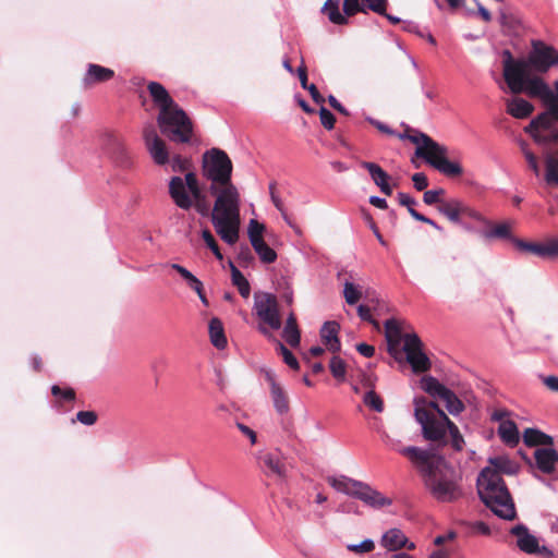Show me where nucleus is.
<instances>
[{
    "label": "nucleus",
    "mask_w": 558,
    "mask_h": 558,
    "mask_svg": "<svg viewBox=\"0 0 558 558\" xmlns=\"http://www.w3.org/2000/svg\"><path fill=\"white\" fill-rule=\"evenodd\" d=\"M329 369L335 377L340 383L345 380L347 375V364L338 355L331 357L329 362Z\"/></svg>",
    "instance_id": "41"
},
{
    "label": "nucleus",
    "mask_w": 558,
    "mask_h": 558,
    "mask_svg": "<svg viewBox=\"0 0 558 558\" xmlns=\"http://www.w3.org/2000/svg\"><path fill=\"white\" fill-rule=\"evenodd\" d=\"M414 416L421 425L424 439L438 445L447 444V435L450 436L451 447L461 451L464 439L458 426L449 420L446 413L434 401L425 398L414 399Z\"/></svg>",
    "instance_id": "3"
},
{
    "label": "nucleus",
    "mask_w": 558,
    "mask_h": 558,
    "mask_svg": "<svg viewBox=\"0 0 558 558\" xmlns=\"http://www.w3.org/2000/svg\"><path fill=\"white\" fill-rule=\"evenodd\" d=\"M369 122L380 132L385 133V134H388V135H397L399 137V134H397L393 130H391L388 125H386L385 123L380 122V121H377V120H374V119H369ZM404 126V133L407 134H410L412 135L413 134V131H415L414 129H411L409 125H405L403 124Z\"/></svg>",
    "instance_id": "53"
},
{
    "label": "nucleus",
    "mask_w": 558,
    "mask_h": 558,
    "mask_svg": "<svg viewBox=\"0 0 558 558\" xmlns=\"http://www.w3.org/2000/svg\"><path fill=\"white\" fill-rule=\"evenodd\" d=\"M550 111L538 114L525 128V132L531 134L534 141L539 145H551L558 141V118L556 108L549 107Z\"/></svg>",
    "instance_id": "10"
},
{
    "label": "nucleus",
    "mask_w": 558,
    "mask_h": 558,
    "mask_svg": "<svg viewBox=\"0 0 558 558\" xmlns=\"http://www.w3.org/2000/svg\"><path fill=\"white\" fill-rule=\"evenodd\" d=\"M504 61V78L512 94L524 93L532 98H538L548 107H555L558 95L550 89L545 81L538 76H531V70L546 73L551 66L558 64V50L543 41H533L532 50L526 59H512L509 51Z\"/></svg>",
    "instance_id": "1"
},
{
    "label": "nucleus",
    "mask_w": 558,
    "mask_h": 558,
    "mask_svg": "<svg viewBox=\"0 0 558 558\" xmlns=\"http://www.w3.org/2000/svg\"><path fill=\"white\" fill-rule=\"evenodd\" d=\"M281 336L290 347L298 348L300 345L301 332L293 313L288 315Z\"/></svg>",
    "instance_id": "29"
},
{
    "label": "nucleus",
    "mask_w": 558,
    "mask_h": 558,
    "mask_svg": "<svg viewBox=\"0 0 558 558\" xmlns=\"http://www.w3.org/2000/svg\"><path fill=\"white\" fill-rule=\"evenodd\" d=\"M158 123L170 141L180 144L190 143L193 136V124L187 114L179 106L171 109L162 117H158Z\"/></svg>",
    "instance_id": "8"
},
{
    "label": "nucleus",
    "mask_w": 558,
    "mask_h": 558,
    "mask_svg": "<svg viewBox=\"0 0 558 558\" xmlns=\"http://www.w3.org/2000/svg\"><path fill=\"white\" fill-rule=\"evenodd\" d=\"M202 239L204 240V242L206 243L208 248L214 253L216 258L221 260L223 258V256H222V254L220 252V248H219V246L217 244V241H216L215 236L213 235V233L208 229H204L202 231Z\"/></svg>",
    "instance_id": "50"
},
{
    "label": "nucleus",
    "mask_w": 558,
    "mask_h": 558,
    "mask_svg": "<svg viewBox=\"0 0 558 558\" xmlns=\"http://www.w3.org/2000/svg\"><path fill=\"white\" fill-rule=\"evenodd\" d=\"M252 246L263 263L270 264L277 259V253L264 240Z\"/></svg>",
    "instance_id": "39"
},
{
    "label": "nucleus",
    "mask_w": 558,
    "mask_h": 558,
    "mask_svg": "<svg viewBox=\"0 0 558 558\" xmlns=\"http://www.w3.org/2000/svg\"><path fill=\"white\" fill-rule=\"evenodd\" d=\"M362 292L357 286L345 281L343 286V296L349 305H354L361 299Z\"/></svg>",
    "instance_id": "45"
},
{
    "label": "nucleus",
    "mask_w": 558,
    "mask_h": 558,
    "mask_svg": "<svg viewBox=\"0 0 558 558\" xmlns=\"http://www.w3.org/2000/svg\"><path fill=\"white\" fill-rule=\"evenodd\" d=\"M405 534L397 527L390 529L384 533L380 545L389 551H398L405 545Z\"/></svg>",
    "instance_id": "26"
},
{
    "label": "nucleus",
    "mask_w": 558,
    "mask_h": 558,
    "mask_svg": "<svg viewBox=\"0 0 558 558\" xmlns=\"http://www.w3.org/2000/svg\"><path fill=\"white\" fill-rule=\"evenodd\" d=\"M51 393L57 398V405L61 407L62 402H73L76 399V392L73 388H61L58 385L51 387Z\"/></svg>",
    "instance_id": "38"
},
{
    "label": "nucleus",
    "mask_w": 558,
    "mask_h": 558,
    "mask_svg": "<svg viewBox=\"0 0 558 558\" xmlns=\"http://www.w3.org/2000/svg\"><path fill=\"white\" fill-rule=\"evenodd\" d=\"M349 551L355 553V554H366L371 553L375 549V543L371 538H366L360 544H349L347 546Z\"/></svg>",
    "instance_id": "51"
},
{
    "label": "nucleus",
    "mask_w": 558,
    "mask_h": 558,
    "mask_svg": "<svg viewBox=\"0 0 558 558\" xmlns=\"http://www.w3.org/2000/svg\"><path fill=\"white\" fill-rule=\"evenodd\" d=\"M319 118H320V123L324 125L325 129L332 130L335 128L336 118L324 106H322L319 109Z\"/></svg>",
    "instance_id": "54"
},
{
    "label": "nucleus",
    "mask_w": 558,
    "mask_h": 558,
    "mask_svg": "<svg viewBox=\"0 0 558 558\" xmlns=\"http://www.w3.org/2000/svg\"><path fill=\"white\" fill-rule=\"evenodd\" d=\"M114 77V71L96 63H88L82 78L84 89H90L97 84L106 83Z\"/></svg>",
    "instance_id": "17"
},
{
    "label": "nucleus",
    "mask_w": 558,
    "mask_h": 558,
    "mask_svg": "<svg viewBox=\"0 0 558 558\" xmlns=\"http://www.w3.org/2000/svg\"><path fill=\"white\" fill-rule=\"evenodd\" d=\"M403 351L407 361L414 373H423L430 368V361L423 352V343L416 333H407L403 337Z\"/></svg>",
    "instance_id": "13"
},
{
    "label": "nucleus",
    "mask_w": 558,
    "mask_h": 558,
    "mask_svg": "<svg viewBox=\"0 0 558 558\" xmlns=\"http://www.w3.org/2000/svg\"><path fill=\"white\" fill-rule=\"evenodd\" d=\"M364 385L369 387L363 396V403L371 410L381 413L385 409L384 401L379 395H377L373 389V381L369 377L365 378Z\"/></svg>",
    "instance_id": "34"
},
{
    "label": "nucleus",
    "mask_w": 558,
    "mask_h": 558,
    "mask_svg": "<svg viewBox=\"0 0 558 558\" xmlns=\"http://www.w3.org/2000/svg\"><path fill=\"white\" fill-rule=\"evenodd\" d=\"M189 196L192 203L190 209L194 208L202 216H206L209 211V207L207 204L206 195L204 194L203 190L199 191L198 197H195L192 194H189Z\"/></svg>",
    "instance_id": "46"
},
{
    "label": "nucleus",
    "mask_w": 558,
    "mask_h": 558,
    "mask_svg": "<svg viewBox=\"0 0 558 558\" xmlns=\"http://www.w3.org/2000/svg\"><path fill=\"white\" fill-rule=\"evenodd\" d=\"M208 332L210 342L215 348L222 350L227 347L228 342L225 335L223 325L219 318L214 317L209 320Z\"/></svg>",
    "instance_id": "31"
},
{
    "label": "nucleus",
    "mask_w": 558,
    "mask_h": 558,
    "mask_svg": "<svg viewBox=\"0 0 558 558\" xmlns=\"http://www.w3.org/2000/svg\"><path fill=\"white\" fill-rule=\"evenodd\" d=\"M253 311L257 318L272 330L282 326L279 304L275 294L269 292H255Z\"/></svg>",
    "instance_id": "11"
},
{
    "label": "nucleus",
    "mask_w": 558,
    "mask_h": 558,
    "mask_svg": "<svg viewBox=\"0 0 558 558\" xmlns=\"http://www.w3.org/2000/svg\"><path fill=\"white\" fill-rule=\"evenodd\" d=\"M462 217H468L487 227L490 226V221L488 219H486L480 211L468 206L465 203H463L462 207Z\"/></svg>",
    "instance_id": "52"
},
{
    "label": "nucleus",
    "mask_w": 558,
    "mask_h": 558,
    "mask_svg": "<svg viewBox=\"0 0 558 558\" xmlns=\"http://www.w3.org/2000/svg\"><path fill=\"white\" fill-rule=\"evenodd\" d=\"M265 378L270 386V396L276 411L280 414L287 413L289 411V400L282 387L277 383L275 374L266 372Z\"/></svg>",
    "instance_id": "20"
},
{
    "label": "nucleus",
    "mask_w": 558,
    "mask_h": 558,
    "mask_svg": "<svg viewBox=\"0 0 558 558\" xmlns=\"http://www.w3.org/2000/svg\"><path fill=\"white\" fill-rule=\"evenodd\" d=\"M356 350L361 355L365 357H372L375 354V348L367 343H359L356 345Z\"/></svg>",
    "instance_id": "62"
},
{
    "label": "nucleus",
    "mask_w": 558,
    "mask_h": 558,
    "mask_svg": "<svg viewBox=\"0 0 558 558\" xmlns=\"http://www.w3.org/2000/svg\"><path fill=\"white\" fill-rule=\"evenodd\" d=\"M545 180L548 184L558 186V165L553 158L546 160Z\"/></svg>",
    "instance_id": "49"
},
{
    "label": "nucleus",
    "mask_w": 558,
    "mask_h": 558,
    "mask_svg": "<svg viewBox=\"0 0 558 558\" xmlns=\"http://www.w3.org/2000/svg\"><path fill=\"white\" fill-rule=\"evenodd\" d=\"M323 12L327 14L329 21L337 25H344L348 23L345 14L343 15L339 9V1L327 0L323 7Z\"/></svg>",
    "instance_id": "36"
},
{
    "label": "nucleus",
    "mask_w": 558,
    "mask_h": 558,
    "mask_svg": "<svg viewBox=\"0 0 558 558\" xmlns=\"http://www.w3.org/2000/svg\"><path fill=\"white\" fill-rule=\"evenodd\" d=\"M481 500L500 519L511 521L517 517L515 506L502 477L493 469H483L477 476Z\"/></svg>",
    "instance_id": "5"
},
{
    "label": "nucleus",
    "mask_w": 558,
    "mask_h": 558,
    "mask_svg": "<svg viewBox=\"0 0 558 558\" xmlns=\"http://www.w3.org/2000/svg\"><path fill=\"white\" fill-rule=\"evenodd\" d=\"M231 279L232 283L238 288L239 293L245 299L248 298L251 286L243 274L233 265H231Z\"/></svg>",
    "instance_id": "37"
},
{
    "label": "nucleus",
    "mask_w": 558,
    "mask_h": 558,
    "mask_svg": "<svg viewBox=\"0 0 558 558\" xmlns=\"http://www.w3.org/2000/svg\"><path fill=\"white\" fill-rule=\"evenodd\" d=\"M398 201L401 206H404L407 208L416 205V201L412 196L402 192L398 193Z\"/></svg>",
    "instance_id": "61"
},
{
    "label": "nucleus",
    "mask_w": 558,
    "mask_h": 558,
    "mask_svg": "<svg viewBox=\"0 0 558 558\" xmlns=\"http://www.w3.org/2000/svg\"><path fill=\"white\" fill-rule=\"evenodd\" d=\"M146 147L156 165L165 166L169 162L170 155L166 143L161 138L158 136L154 138L146 137Z\"/></svg>",
    "instance_id": "23"
},
{
    "label": "nucleus",
    "mask_w": 558,
    "mask_h": 558,
    "mask_svg": "<svg viewBox=\"0 0 558 558\" xmlns=\"http://www.w3.org/2000/svg\"><path fill=\"white\" fill-rule=\"evenodd\" d=\"M387 0H343V12L347 16H352L359 12L365 13L372 10L378 14H385Z\"/></svg>",
    "instance_id": "18"
},
{
    "label": "nucleus",
    "mask_w": 558,
    "mask_h": 558,
    "mask_svg": "<svg viewBox=\"0 0 558 558\" xmlns=\"http://www.w3.org/2000/svg\"><path fill=\"white\" fill-rule=\"evenodd\" d=\"M170 168L173 172L182 173L191 169L192 161L187 157H183L179 154L169 157Z\"/></svg>",
    "instance_id": "43"
},
{
    "label": "nucleus",
    "mask_w": 558,
    "mask_h": 558,
    "mask_svg": "<svg viewBox=\"0 0 558 558\" xmlns=\"http://www.w3.org/2000/svg\"><path fill=\"white\" fill-rule=\"evenodd\" d=\"M328 483L337 492L352 496L354 498H356L359 489L363 484V482L350 478L344 475L329 476Z\"/></svg>",
    "instance_id": "24"
},
{
    "label": "nucleus",
    "mask_w": 558,
    "mask_h": 558,
    "mask_svg": "<svg viewBox=\"0 0 558 558\" xmlns=\"http://www.w3.org/2000/svg\"><path fill=\"white\" fill-rule=\"evenodd\" d=\"M514 245L520 250L543 258H553L558 256V240L550 239L546 243L525 242L514 239Z\"/></svg>",
    "instance_id": "15"
},
{
    "label": "nucleus",
    "mask_w": 558,
    "mask_h": 558,
    "mask_svg": "<svg viewBox=\"0 0 558 558\" xmlns=\"http://www.w3.org/2000/svg\"><path fill=\"white\" fill-rule=\"evenodd\" d=\"M463 202L459 199H451L442 202L438 206V211L447 217L453 223H461Z\"/></svg>",
    "instance_id": "32"
},
{
    "label": "nucleus",
    "mask_w": 558,
    "mask_h": 558,
    "mask_svg": "<svg viewBox=\"0 0 558 558\" xmlns=\"http://www.w3.org/2000/svg\"><path fill=\"white\" fill-rule=\"evenodd\" d=\"M536 468L544 474H553L556 471L558 453L553 448H537L534 451Z\"/></svg>",
    "instance_id": "22"
},
{
    "label": "nucleus",
    "mask_w": 558,
    "mask_h": 558,
    "mask_svg": "<svg viewBox=\"0 0 558 558\" xmlns=\"http://www.w3.org/2000/svg\"><path fill=\"white\" fill-rule=\"evenodd\" d=\"M521 148H522V151L524 154V157H525L530 168L534 171V173L536 175H538L539 167H538V162H537L535 155L531 150L527 149V145L525 143L521 144Z\"/></svg>",
    "instance_id": "57"
},
{
    "label": "nucleus",
    "mask_w": 558,
    "mask_h": 558,
    "mask_svg": "<svg viewBox=\"0 0 558 558\" xmlns=\"http://www.w3.org/2000/svg\"><path fill=\"white\" fill-rule=\"evenodd\" d=\"M445 193L442 189L429 190L424 193L423 201L427 205H435L440 202V196Z\"/></svg>",
    "instance_id": "58"
},
{
    "label": "nucleus",
    "mask_w": 558,
    "mask_h": 558,
    "mask_svg": "<svg viewBox=\"0 0 558 558\" xmlns=\"http://www.w3.org/2000/svg\"><path fill=\"white\" fill-rule=\"evenodd\" d=\"M236 426L241 430V433L250 439L252 445L256 444V433L251 427L242 423H238Z\"/></svg>",
    "instance_id": "60"
},
{
    "label": "nucleus",
    "mask_w": 558,
    "mask_h": 558,
    "mask_svg": "<svg viewBox=\"0 0 558 558\" xmlns=\"http://www.w3.org/2000/svg\"><path fill=\"white\" fill-rule=\"evenodd\" d=\"M264 472L268 476L283 478L286 476V466L280 458L274 453H266L262 458Z\"/></svg>",
    "instance_id": "30"
},
{
    "label": "nucleus",
    "mask_w": 558,
    "mask_h": 558,
    "mask_svg": "<svg viewBox=\"0 0 558 558\" xmlns=\"http://www.w3.org/2000/svg\"><path fill=\"white\" fill-rule=\"evenodd\" d=\"M76 420L84 425L92 426L97 422L98 415L95 411H80L76 413Z\"/></svg>",
    "instance_id": "55"
},
{
    "label": "nucleus",
    "mask_w": 558,
    "mask_h": 558,
    "mask_svg": "<svg viewBox=\"0 0 558 558\" xmlns=\"http://www.w3.org/2000/svg\"><path fill=\"white\" fill-rule=\"evenodd\" d=\"M510 533L517 538V546L526 554H537L545 557L553 556L551 550L546 546H541L538 539L530 533L524 524H518L510 530Z\"/></svg>",
    "instance_id": "14"
},
{
    "label": "nucleus",
    "mask_w": 558,
    "mask_h": 558,
    "mask_svg": "<svg viewBox=\"0 0 558 558\" xmlns=\"http://www.w3.org/2000/svg\"><path fill=\"white\" fill-rule=\"evenodd\" d=\"M357 314L362 320L371 323L376 329H379V323L375 320L371 314V307L365 304L357 306Z\"/></svg>",
    "instance_id": "56"
},
{
    "label": "nucleus",
    "mask_w": 558,
    "mask_h": 558,
    "mask_svg": "<svg viewBox=\"0 0 558 558\" xmlns=\"http://www.w3.org/2000/svg\"><path fill=\"white\" fill-rule=\"evenodd\" d=\"M507 105V113L515 119H525L534 110L533 105L520 97H513L506 101Z\"/></svg>",
    "instance_id": "27"
},
{
    "label": "nucleus",
    "mask_w": 558,
    "mask_h": 558,
    "mask_svg": "<svg viewBox=\"0 0 558 558\" xmlns=\"http://www.w3.org/2000/svg\"><path fill=\"white\" fill-rule=\"evenodd\" d=\"M340 325L337 322H326L320 328V337L327 349L337 353L341 349V343L338 338Z\"/></svg>",
    "instance_id": "25"
},
{
    "label": "nucleus",
    "mask_w": 558,
    "mask_h": 558,
    "mask_svg": "<svg viewBox=\"0 0 558 558\" xmlns=\"http://www.w3.org/2000/svg\"><path fill=\"white\" fill-rule=\"evenodd\" d=\"M413 185L417 191H423L428 186V179L423 172H416L412 175Z\"/></svg>",
    "instance_id": "59"
},
{
    "label": "nucleus",
    "mask_w": 558,
    "mask_h": 558,
    "mask_svg": "<svg viewBox=\"0 0 558 558\" xmlns=\"http://www.w3.org/2000/svg\"><path fill=\"white\" fill-rule=\"evenodd\" d=\"M488 463L489 464L487 466H485L484 469H493L500 476H501V474H508V475L517 474L520 469V466L517 462L510 460L506 456L490 458L488 460Z\"/></svg>",
    "instance_id": "28"
},
{
    "label": "nucleus",
    "mask_w": 558,
    "mask_h": 558,
    "mask_svg": "<svg viewBox=\"0 0 558 558\" xmlns=\"http://www.w3.org/2000/svg\"><path fill=\"white\" fill-rule=\"evenodd\" d=\"M171 268L180 274V276L187 282L191 289H193L195 292H199V289L203 287V282L190 270L179 264H171Z\"/></svg>",
    "instance_id": "40"
},
{
    "label": "nucleus",
    "mask_w": 558,
    "mask_h": 558,
    "mask_svg": "<svg viewBox=\"0 0 558 558\" xmlns=\"http://www.w3.org/2000/svg\"><path fill=\"white\" fill-rule=\"evenodd\" d=\"M483 236L486 239H510L511 238L510 227L506 222L496 225L490 230L485 231L483 233Z\"/></svg>",
    "instance_id": "44"
},
{
    "label": "nucleus",
    "mask_w": 558,
    "mask_h": 558,
    "mask_svg": "<svg viewBox=\"0 0 558 558\" xmlns=\"http://www.w3.org/2000/svg\"><path fill=\"white\" fill-rule=\"evenodd\" d=\"M276 351L283 359V362L292 369L298 371L300 368L299 361L293 353L280 341L276 340Z\"/></svg>",
    "instance_id": "42"
},
{
    "label": "nucleus",
    "mask_w": 558,
    "mask_h": 558,
    "mask_svg": "<svg viewBox=\"0 0 558 558\" xmlns=\"http://www.w3.org/2000/svg\"><path fill=\"white\" fill-rule=\"evenodd\" d=\"M209 192L216 197L211 223L217 234L229 245H233L239 240L241 217V196L234 184L225 186H209Z\"/></svg>",
    "instance_id": "4"
},
{
    "label": "nucleus",
    "mask_w": 558,
    "mask_h": 558,
    "mask_svg": "<svg viewBox=\"0 0 558 558\" xmlns=\"http://www.w3.org/2000/svg\"><path fill=\"white\" fill-rule=\"evenodd\" d=\"M305 89H307L313 98V100L318 104V105H322L325 102V98L319 94L317 87L314 85V84H310V86H307Z\"/></svg>",
    "instance_id": "63"
},
{
    "label": "nucleus",
    "mask_w": 558,
    "mask_h": 558,
    "mask_svg": "<svg viewBox=\"0 0 558 558\" xmlns=\"http://www.w3.org/2000/svg\"><path fill=\"white\" fill-rule=\"evenodd\" d=\"M356 498L362 500L365 505L376 509L388 507L392 504L390 498L385 497L380 492L372 488L366 483L362 484Z\"/></svg>",
    "instance_id": "19"
},
{
    "label": "nucleus",
    "mask_w": 558,
    "mask_h": 558,
    "mask_svg": "<svg viewBox=\"0 0 558 558\" xmlns=\"http://www.w3.org/2000/svg\"><path fill=\"white\" fill-rule=\"evenodd\" d=\"M400 140H409L416 145L415 156L426 160L428 165L446 177L456 178L463 173L462 166L457 161L447 158L448 148L438 144L427 134L421 131H413V134H400Z\"/></svg>",
    "instance_id": "6"
},
{
    "label": "nucleus",
    "mask_w": 558,
    "mask_h": 558,
    "mask_svg": "<svg viewBox=\"0 0 558 558\" xmlns=\"http://www.w3.org/2000/svg\"><path fill=\"white\" fill-rule=\"evenodd\" d=\"M398 451L418 470L426 489L434 499L439 502H453L462 497V473L442 456L413 446Z\"/></svg>",
    "instance_id": "2"
},
{
    "label": "nucleus",
    "mask_w": 558,
    "mask_h": 558,
    "mask_svg": "<svg viewBox=\"0 0 558 558\" xmlns=\"http://www.w3.org/2000/svg\"><path fill=\"white\" fill-rule=\"evenodd\" d=\"M361 167L366 169L373 182L379 187L380 192L387 196L392 194V187L389 184V174L377 163L362 161Z\"/></svg>",
    "instance_id": "21"
},
{
    "label": "nucleus",
    "mask_w": 558,
    "mask_h": 558,
    "mask_svg": "<svg viewBox=\"0 0 558 558\" xmlns=\"http://www.w3.org/2000/svg\"><path fill=\"white\" fill-rule=\"evenodd\" d=\"M420 384L421 388L430 397L442 400L446 409L451 415H458L463 412V402L452 390L442 385L437 378L433 376H424Z\"/></svg>",
    "instance_id": "12"
},
{
    "label": "nucleus",
    "mask_w": 558,
    "mask_h": 558,
    "mask_svg": "<svg viewBox=\"0 0 558 558\" xmlns=\"http://www.w3.org/2000/svg\"><path fill=\"white\" fill-rule=\"evenodd\" d=\"M385 333L389 342H397L401 337V330L398 322L393 318L385 322Z\"/></svg>",
    "instance_id": "48"
},
{
    "label": "nucleus",
    "mask_w": 558,
    "mask_h": 558,
    "mask_svg": "<svg viewBox=\"0 0 558 558\" xmlns=\"http://www.w3.org/2000/svg\"><path fill=\"white\" fill-rule=\"evenodd\" d=\"M265 227L263 223H259L257 220L252 219L248 223L247 233L251 241V244H255L259 241H263V232Z\"/></svg>",
    "instance_id": "47"
},
{
    "label": "nucleus",
    "mask_w": 558,
    "mask_h": 558,
    "mask_svg": "<svg viewBox=\"0 0 558 558\" xmlns=\"http://www.w3.org/2000/svg\"><path fill=\"white\" fill-rule=\"evenodd\" d=\"M546 387L553 391H558V376H547L544 378Z\"/></svg>",
    "instance_id": "64"
},
{
    "label": "nucleus",
    "mask_w": 558,
    "mask_h": 558,
    "mask_svg": "<svg viewBox=\"0 0 558 558\" xmlns=\"http://www.w3.org/2000/svg\"><path fill=\"white\" fill-rule=\"evenodd\" d=\"M523 441L529 447L553 445V437L536 429L526 428L523 433Z\"/></svg>",
    "instance_id": "35"
},
{
    "label": "nucleus",
    "mask_w": 558,
    "mask_h": 558,
    "mask_svg": "<svg viewBox=\"0 0 558 558\" xmlns=\"http://www.w3.org/2000/svg\"><path fill=\"white\" fill-rule=\"evenodd\" d=\"M498 435L500 439L510 447H514L519 444V430L512 421L501 422L498 427Z\"/></svg>",
    "instance_id": "33"
},
{
    "label": "nucleus",
    "mask_w": 558,
    "mask_h": 558,
    "mask_svg": "<svg viewBox=\"0 0 558 558\" xmlns=\"http://www.w3.org/2000/svg\"><path fill=\"white\" fill-rule=\"evenodd\" d=\"M185 172L184 178L180 175L170 178L168 193L178 208L187 211L192 205L189 194L198 197L202 187L197 175L193 171L187 170Z\"/></svg>",
    "instance_id": "9"
},
{
    "label": "nucleus",
    "mask_w": 558,
    "mask_h": 558,
    "mask_svg": "<svg viewBox=\"0 0 558 558\" xmlns=\"http://www.w3.org/2000/svg\"><path fill=\"white\" fill-rule=\"evenodd\" d=\"M147 89L154 105L159 109L158 117L165 116L178 105L174 102L168 90L158 82H149Z\"/></svg>",
    "instance_id": "16"
},
{
    "label": "nucleus",
    "mask_w": 558,
    "mask_h": 558,
    "mask_svg": "<svg viewBox=\"0 0 558 558\" xmlns=\"http://www.w3.org/2000/svg\"><path fill=\"white\" fill-rule=\"evenodd\" d=\"M232 161L226 151L213 148L204 155L203 177L210 181V186L219 187L231 182Z\"/></svg>",
    "instance_id": "7"
}]
</instances>
